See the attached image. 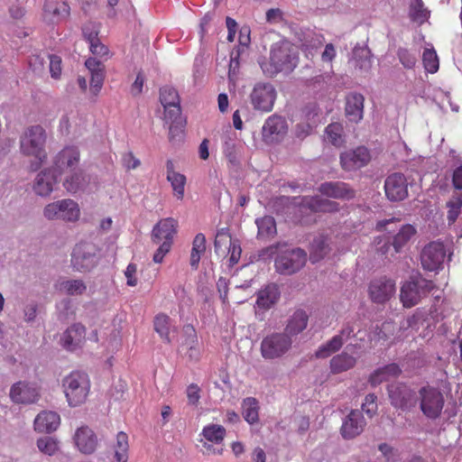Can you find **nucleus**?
Instances as JSON below:
<instances>
[{
  "label": "nucleus",
  "mask_w": 462,
  "mask_h": 462,
  "mask_svg": "<svg viewBox=\"0 0 462 462\" xmlns=\"http://www.w3.org/2000/svg\"><path fill=\"white\" fill-rule=\"evenodd\" d=\"M59 177L52 170L45 169L35 178L33 190L41 197L49 196L53 190L54 185L59 181Z\"/></svg>",
  "instance_id": "obj_25"
},
{
  "label": "nucleus",
  "mask_w": 462,
  "mask_h": 462,
  "mask_svg": "<svg viewBox=\"0 0 462 462\" xmlns=\"http://www.w3.org/2000/svg\"><path fill=\"white\" fill-rule=\"evenodd\" d=\"M446 255L447 251L443 242L432 241L421 250V265L426 271L437 273L443 268Z\"/></svg>",
  "instance_id": "obj_11"
},
{
  "label": "nucleus",
  "mask_w": 462,
  "mask_h": 462,
  "mask_svg": "<svg viewBox=\"0 0 462 462\" xmlns=\"http://www.w3.org/2000/svg\"><path fill=\"white\" fill-rule=\"evenodd\" d=\"M167 180L171 183V186L174 191V195L178 199H182L184 197L186 176L182 173L172 174L171 176L166 177Z\"/></svg>",
  "instance_id": "obj_55"
},
{
  "label": "nucleus",
  "mask_w": 462,
  "mask_h": 462,
  "mask_svg": "<svg viewBox=\"0 0 462 462\" xmlns=\"http://www.w3.org/2000/svg\"><path fill=\"white\" fill-rule=\"evenodd\" d=\"M229 253V266L233 267L236 264L241 257L242 249L238 240H230V245L228 248Z\"/></svg>",
  "instance_id": "obj_60"
},
{
  "label": "nucleus",
  "mask_w": 462,
  "mask_h": 462,
  "mask_svg": "<svg viewBox=\"0 0 462 462\" xmlns=\"http://www.w3.org/2000/svg\"><path fill=\"white\" fill-rule=\"evenodd\" d=\"M307 263V253L295 247L280 252L275 260V271L282 275H291L298 273Z\"/></svg>",
  "instance_id": "obj_8"
},
{
  "label": "nucleus",
  "mask_w": 462,
  "mask_h": 462,
  "mask_svg": "<svg viewBox=\"0 0 462 462\" xmlns=\"http://www.w3.org/2000/svg\"><path fill=\"white\" fill-rule=\"evenodd\" d=\"M435 288L433 281L424 278L421 274L412 275L402 283L400 300L404 308H412L428 297Z\"/></svg>",
  "instance_id": "obj_5"
},
{
  "label": "nucleus",
  "mask_w": 462,
  "mask_h": 462,
  "mask_svg": "<svg viewBox=\"0 0 462 462\" xmlns=\"http://www.w3.org/2000/svg\"><path fill=\"white\" fill-rule=\"evenodd\" d=\"M113 448H114L113 462H127L128 461L129 443H128V436L125 432L119 431L116 434V444L114 445Z\"/></svg>",
  "instance_id": "obj_39"
},
{
  "label": "nucleus",
  "mask_w": 462,
  "mask_h": 462,
  "mask_svg": "<svg viewBox=\"0 0 462 462\" xmlns=\"http://www.w3.org/2000/svg\"><path fill=\"white\" fill-rule=\"evenodd\" d=\"M365 97L362 94L352 92L346 98V115L352 122H359L364 116Z\"/></svg>",
  "instance_id": "obj_30"
},
{
  "label": "nucleus",
  "mask_w": 462,
  "mask_h": 462,
  "mask_svg": "<svg viewBox=\"0 0 462 462\" xmlns=\"http://www.w3.org/2000/svg\"><path fill=\"white\" fill-rule=\"evenodd\" d=\"M81 31L82 36L88 43H90L98 39L99 30L97 24L93 22L84 23L82 25Z\"/></svg>",
  "instance_id": "obj_57"
},
{
  "label": "nucleus",
  "mask_w": 462,
  "mask_h": 462,
  "mask_svg": "<svg viewBox=\"0 0 462 462\" xmlns=\"http://www.w3.org/2000/svg\"><path fill=\"white\" fill-rule=\"evenodd\" d=\"M257 226V239L271 240L277 234L276 221L272 216L257 217L254 221Z\"/></svg>",
  "instance_id": "obj_35"
},
{
  "label": "nucleus",
  "mask_w": 462,
  "mask_h": 462,
  "mask_svg": "<svg viewBox=\"0 0 462 462\" xmlns=\"http://www.w3.org/2000/svg\"><path fill=\"white\" fill-rule=\"evenodd\" d=\"M371 160L369 150L365 146H358L342 152L340 154V163L346 171H356L368 164Z\"/></svg>",
  "instance_id": "obj_18"
},
{
  "label": "nucleus",
  "mask_w": 462,
  "mask_h": 462,
  "mask_svg": "<svg viewBox=\"0 0 462 462\" xmlns=\"http://www.w3.org/2000/svg\"><path fill=\"white\" fill-rule=\"evenodd\" d=\"M105 79V70L90 74V90L94 96L100 92Z\"/></svg>",
  "instance_id": "obj_59"
},
{
  "label": "nucleus",
  "mask_w": 462,
  "mask_h": 462,
  "mask_svg": "<svg viewBox=\"0 0 462 462\" xmlns=\"http://www.w3.org/2000/svg\"><path fill=\"white\" fill-rule=\"evenodd\" d=\"M430 15V11L424 6L422 0H411L409 6L411 21L420 25L428 21Z\"/></svg>",
  "instance_id": "obj_42"
},
{
  "label": "nucleus",
  "mask_w": 462,
  "mask_h": 462,
  "mask_svg": "<svg viewBox=\"0 0 462 462\" xmlns=\"http://www.w3.org/2000/svg\"><path fill=\"white\" fill-rule=\"evenodd\" d=\"M37 448L42 453L52 456L58 450V442L52 437L45 436L38 439Z\"/></svg>",
  "instance_id": "obj_56"
},
{
  "label": "nucleus",
  "mask_w": 462,
  "mask_h": 462,
  "mask_svg": "<svg viewBox=\"0 0 462 462\" xmlns=\"http://www.w3.org/2000/svg\"><path fill=\"white\" fill-rule=\"evenodd\" d=\"M400 63L406 69H414L417 62V54L415 51L407 48L400 47L396 52Z\"/></svg>",
  "instance_id": "obj_52"
},
{
  "label": "nucleus",
  "mask_w": 462,
  "mask_h": 462,
  "mask_svg": "<svg viewBox=\"0 0 462 462\" xmlns=\"http://www.w3.org/2000/svg\"><path fill=\"white\" fill-rule=\"evenodd\" d=\"M309 208L317 212H335L338 210V204L319 196L312 197L309 203Z\"/></svg>",
  "instance_id": "obj_49"
},
{
  "label": "nucleus",
  "mask_w": 462,
  "mask_h": 462,
  "mask_svg": "<svg viewBox=\"0 0 462 462\" xmlns=\"http://www.w3.org/2000/svg\"><path fill=\"white\" fill-rule=\"evenodd\" d=\"M366 422L362 411L352 410L343 420L340 433L343 439H352L360 435Z\"/></svg>",
  "instance_id": "obj_19"
},
{
  "label": "nucleus",
  "mask_w": 462,
  "mask_h": 462,
  "mask_svg": "<svg viewBox=\"0 0 462 462\" xmlns=\"http://www.w3.org/2000/svg\"><path fill=\"white\" fill-rule=\"evenodd\" d=\"M288 132V124L284 117L270 116L262 127L263 141L267 144L278 143L283 140Z\"/></svg>",
  "instance_id": "obj_16"
},
{
  "label": "nucleus",
  "mask_w": 462,
  "mask_h": 462,
  "mask_svg": "<svg viewBox=\"0 0 462 462\" xmlns=\"http://www.w3.org/2000/svg\"><path fill=\"white\" fill-rule=\"evenodd\" d=\"M70 14V7L66 0H46L43 5V19L48 23H58Z\"/></svg>",
  "instance_id": "obj_20"
},
{
  "label": "nucleus",
  "mask_w": 462,
  "mask_h": 462,
  "mask_svg": "<svg viewBox=\"0 0 462 462\" xmlns=\"http://www.w3.org/2000/svg\"><path fill=\"white\" fill-rule=\"evenodd\" d=\"M85 326L81 323H74L63 332L60 337V342L65 349L74 351L81 347V345L85 340Z\"/></svg>",
  "instance_id": "obj_24"
},
{
  "label": "nucleus",
  "mask_w": 462,
  "mask_h": 462,
  "mask_svg": "<svg viewBox=\"0 0 462 462\" xmlns=\"http://www.w3.org/2000/svg\"><path fill=\"white\" fill-rule=\"evenodd\" d=\"M422 62L424 69L429 73H436L439 68V58L436 51L431 49H425L422 53Z\"/></svg>",
  "instance_id": "obj_54"
},
{
  "label": "nucleus",
  "mask_w": 462,
  "mask_h": 462,
  "mask_svg": "<svg viewBox=\"0 0 462 462\" xmlns=\"http://www.w3.org/2000/svg\"><path fill=\"white\" fill-rule=\"evenodd\" d=\"M391 405L403 412H411L418 405V391L405 382H393L386 387Z\"/></svg>",
  "instance_id": "obj_7"
},
{
  "label": "nucleus",
  "mask_w": 462,
  "mask_h": 462,
  "mask_svg": "<svg viewBox=\"0 0 462 462\" xmlns=\"http://www.w3.org/2000/svg\"><path fill=\"white\" fill-rule=\"evenodd\" d=\"M356 364V359L352 355L342 352L334 356L329 362L330 372L337 374L353 368Z\"/></svg>",
  "instance_id": "obj_36"
},
{
  "label": "nucleus",
  "mask_w": 462,
  "mask_h": 462,
  "mask_svg": "<svg viewBox=\"0 0 462 462\" xmlns=\"http://www.w3.org/2000/svg\"><path fill=\"white\" fill-rule=\"evenodd\" d=\"M184 331V341L182 342V346H186L187 349L189 346H198V337L195 328L191 325H186L183 328Z\"/></svg>",
  "instance_id": "obj_61"
},
{
  "label": "nucleus",
  "mask_w": 462,
  "mask_h": 462,
  "mask_svg": "<svg viewBox=\"0 0 462 462\" xmlns=\"http://www.w3.org/2000/svg\"><path fill=\"white\" fill-rule=\"evenodd\" d=\"M160 102L164 108V116L180 115V97L178 90L170 85H165L160 88Z\"/></svg>",
  "instance_id": "obj_23"
},
{
  "label": "nucleus",
  "mask_w": 462,
  "mask_h": 462,
  "mask_svg": "<svg viewBox=\"0 0 462 462\" xmlns=\"http://www.w3.org/2000/svg\"><path fill=\"white\" fill-rule=\"evenodd\" d=\"M293 340L283 332H273L264 337L261 342L260 351L266 360L283 356L291 348Z\"/></svg>",
  "instance_id": "obj_9"
},
{
  "label": "nucleus",
  "mask_w": 462,
  "mask_h": 462,
  "mask_svg": "<svg viewBox=\"0 0 462 462\" xmlns=\"http://www.w3.org/2000/svg\"><path fill=\"white\" fill-rule=\"evenodd\" d=\"M87 185V180L82 171L76 170L70 172L64 182L63 186L68 192L75 194L79 190H82Z\"/></svg>",
  "instance_id": "obj_43"
},
{
  "label": "nucleus",
  "mask_w": 462,
  "mask_h": 462,
  "mask_svg": "<svg viewBox=\"0 0 462 462\" xmlns=\"http://www.w3.org/2000/svg\"><path fill=\"white\" fill-rule=\"evenodd\" d=\"M201 389L197 383L188 385L186 393L188 403L191 406H197L200 399Z\"/></svg>",
  "instance_id": "obj_63"
},
{
  "label": "nucleus",
  "mask_w": 462,
  "mask_h": 462,
  "mask_svg": "<svg viewBox=\"0 0 462 462\" xmlns=\"http://www.w3.org/2000/svg\"><path fill=\"white\" fill-rule=\"evenodd\" d=\"M176 227L177 222L171 217L160 220L152 228V242L157 245L162 243H168V245L171 246L173 236L177 232Z\"/></svg>",
  "instance_id": "obj_22"
},
{
  "label": "nucleus",
  "mask_w": 462,
  "mask_h": 462,
  "mask_svg": "<svg viewBox=\"0 0 462 462\" xmlns=\"http://www.w3.org/2000/svg\"><path fill=\"white\" fill-rule=\"evenodd\" d=\"M417 398V407L423 416L430 420L440 418L445 406V397L439 387L426 383L418 389Z\"/></svg>",
  "instance_id": "obj_4"
},
{
  "label": "nucleus",
  "mask_w": 462,
  "mask_h": 462,
  "mask_svg": "<svg viewBox=\"0 0 462 462\" xmlns=\"http://www.w3.org/2000/svg\"><path fill=\"white\" fill-rule=\"evenodd\" d=\"M80 153L76 146H66L60 151L53 161L52 170L59 177L65 172H72L77 170L79 163Z\"/></svg>",
  "instance_id": "obj_15"
},
{
  "label": "nucleus",
  "mask_w": 462,
  "mask_h": 462,
  "mask_svg": "<svg viewBox=\"0 0 462 462\" xmlns=\"http://www.w3.org/2000/svg\"><path fill=\"white\" fill-rule=\"evenodd\" d=\"M60 423V415L51 411L40 412L34 419V429L39 432H52Z\"/></svg>",
  "instance_id": "obj_31"
},
{
  "label": "nucleus",
  "mask_w": 462,
  "mask_h": 462,
  "mask_svg": "<svg viewBox=\"0 0 462 462\" xmlns=\"http://www.w3.org/2000/svg\"><path fill=\"white\" fill-rule=\"evenodd\" d=\"M344 342L337 335L332 337L326 343L321 344L315 352V356L319 359H324L330 356L332 354L340 350Z\"/></svg>",
  "instance_id": "obj_45"
},
{
  "label": "nucleus",
  "mask_w": 462,
  "mask_h": 462,
  "mask_svg": "<svg viewBox=\"0 0 462 462\" xmlns=\"http://www.w3.org/2000/svg\"><path fill=\"white\" fill-rule=\"evenodd\" d=\"M39 396L38 389L29 383L18 382L10 389V398L15 403H34Z\"/></svg>",
  "instance_id": "obj_21"
},
{
  "label": "nucleus",
  "mask_w": 462,
  "mask_h": 462,
  "mask_svg": "<svg viewBox=\"0 0 462 462\" xmlns=\"http://www.w3.org/2000/svg\"><path fill=\"white\" fill-rule=\"evenodd\" d=\"M170 321V317L164 313L157 314L153 320L154 330L166 343H171Z\"/></svg>",
  "instance_id": "obj_50"
},
{
  "label": "nucleus",
  "mask_w": 462,
  "mask_h": 462,
  "mask_svg": "<svg viewBox=\"0 0 462 462\" xmlns=\"http://www.w3.org/2000/svg\"><path fill=\"white\" fill-rule=\"evenodd\" d=\"M319 192L328 198L333 199H352L355 197V191L348 184L342 181H326L319 187Z\"/></svg>",
  "instance_id": "obj_27"
},
{
  "label": "nucleus",
  "mask_w": 462,
  "mask_h": 462,
  "mask_svg": "<svg viewBox=\"0 0 462 462\" xmlns=\"http://www.w3.org/2000/svg\"><path fill=\"white\" fill-rule=\"evenodd\" d=\"M447 208H448L447 219H448V225H452L457 221L458 216L461 213L462 195L453 196L450 199V200H448L447 202Z\"/></svg>",
  "instance_id": "obj_53"
},
{
  "label": "nucleus",
  "mask_w": 462,
  "mask_h": 462,
  "mask_svg": "<svg viewBox=\"0 0 462 462\" xmlns=\"http://www.w3.org/2000/svg\"><path fill=\"white\" fill-rule=\"evenodd\" d=\"M89 44V51L96 56L104 57L108 54V48L103 44L99 38Z\"/></svg>",
  "instance_id": "obj_64"
},
{
  "label": "nucleus",
  "mask_w": 462,
  "mask_h": 462,
  "mask_svg": "<svg viewBox=\"0 0 462 462\" xmlns=\"http://www.w3.org/2000/svg\"><path fill=\"white\" fill-rule=\"evenodd\" d=\"M298 51L289 41H280L272 45L270 51V68L263 63L261 68L263 73L273 77L280 72L289 74L297 67Z\"/></svg>",
  "instance_id": "obj_2"
},
{
  "label": "nucleus",
  "mask_w": 462,
  "mask_h": 462,
  "mask_svg": "<svg viewBox=\"0 0 462 462\" xmlns=\"http://www.w3.org/2000/svg\"><path fill=\"white\" fill-rule=\"evenodd\" d=\"M351 60L356 69L363 72H368L371 69L373 63L372 51L366 45L361 46L357 43L352 51Z\"/></svg>",
  "instance_id": "obj_34"
},
{
  "label": "nucleus",
  "mask_w": 462,
  "mask_h": 462,
  "mask_svg": "<svg viewBox=\"0 0 462 462\" xmlns=\"http://www.w3.org/2000/svg\"><path fill=\"white\" fill-rule=\"evenodd\" d=\"M71 266L80 273L91 271L98 262L94 245L87 243L78 244L71 254Z\"/></svg>",
  "instance_id": "obj_12"
},
{
  "label": "nucleus",
  "mask_w": 462,
  "mask_h": 462,
  "mask_svg": "<svg viewBox=\"0 0 462 462\" xmlns=\"http://www.w3.org/2000/svg\"><path fill=\"white\" fill-rule=\"evenodd\" d=\"M206 252V236L202 233H198L192 241V247L189 257L190 268L194 271L199 269L201 256Z\"/></svg>",
  "instance_id": "obj_37"
},
{
  "label": "nucleus",
  "mask_w": 462,
  "mask_h": 462,
  "mask_svg": "<svg viewBox=\"0 0 462 462\" xmlns=\"http://www.w3.org/2000/svg\"><path fill=\"white\" fill-rule=\"evenodd\" d=\"M395 281L387 276L373 279L368 286L369 298L376 304L387 302L395 294Z\"/></svg>",
  "instance_id": "obj_14"
},
{
  "label": "nucleus",
  "mask_w": 462,
  "mask_h": 462,
  "mask_svg": "<svg viewBox=\"0 0 462 462\" xmlns=\"http://www.w3.org/2000/svg\"><path fill=\"white\" fill-rule=\"evenodd\" d=\"M74 440L79 450L84 454H92L97 446V435L87 426L77 430Z\"/></svg>",
  "instance_id": "obj_28"
},
{
  "label": "nucleus",
  "mask_w": 462,
  "mask_h": 462,
  "mask_svg": "<svg viewBox=\"0 0 462 462\" xmlns=\"http://www.w3.org/2000/svg\"><path fill=\"white\" fill-rule=\"evenodd\" d=\"M60 290L69 296H79L86 292L87 285L80 279H70L61 282Z\"/></svg>",
  "instance_id": "obj_51"
},
{
  "label": "nucleus",
  "mask_w": 462,
  "mask_h": 462,
  "mask_svg": "<svg viewBox=\"0 0 462 462\" xmlns=\"http://www.w3.org/2000/svg\"><path fill=\"white\" fill-rule=\"evenodd\" d=\"M329 252V246L326 236H319L310 244V260L312 263L321 261Z\"/></svg>",
  "instance_id": "obj_40"
},
{
  "label": "nucleus",
  "mask_w": 462,
  "mask_h": 462,
  "mask_svg": "<svg viewBox=\"0 0 462 462\" xmlns=\"http://www.w3.org/2000/svg\"><path fill=\"white\" fill-rule=\"evenodd\" d=\"M395 218L384 219L378 221L376 224V230L386 231L388 236L384 238H380L377 243V252L382 255H386L393 249V253H399L402 247L407 245L411 238L416 234V229L412 225L405 224L400 225L397 227Z\"/></svg>",
  "instance_id": "obj_1"
},
{
  "label": "nucleus",
  "mask_w": 462,
  "mask_h": 462,
  "mask_svg": "<svg viewBox=\"0 0 462 462\" xmlns=\"http://www.w3.org/2000/svg\"><path fill=\"white\" fill-rule=\"evenodd\" d=\"M344 342L337 335L332 337L326 343L321 344L315 352V356L319 359H324L330 356L332 354L340 350Z\"/></svg>",
  "instance_id": "obj_46"
},
{
  "label": "nucleus",
  "mask_w": 462,
  "mask_h": 462,
  "mask_svg": "<svg viewBox=\"0 0 462 462\" xmlns=\"http://www.w3.org/2000/svg\"><path fill=\"white\" fill-rule=\"evenodd\" d=\"M43 216L49 220L61 219L73 222L79 217V208L78 203L72 199H61L46 205Z\"/></svg>",
  "instance_id": "obj_10"
},
{
  "label": "nucleus",
  "mask_w": 462,
  "mask_h": 462,
  "mask_svg": "<svg viewBox=\"0 0 462 462\" xmlns=\"http://www.w3.org/2000/svg\"><path fill=\"white\" fill-rule=\"evenodd\" d=\"M50 73L52 79H58L61 75V58L56 54H50Z\"/></svg>",
  "instance_id": "obj_62"
},
{
  "label": "nucleus",
  "mask_w": 462,
  "mask_h": 462,
  "mask_svg": "<svg viewBox=\"0 0 462 462\" xmlns=\"http://www.w3.org/2000/svg\"><path fill=\"white\" fill-rule=\"evenodd\" d=\"M242 414L245 420L250 424L254 425L259 421V402L254 397H246L242 402Z\"/></svg>",
  "instance_id": "obj_38"
},
{
  "label": "nucleus",
  "mask_w": 462,
  "mask_h": 462,
  "mask_svg": "<svg viewBox=\"0 0 462 462\" xmlns=\"http://www.w3.org/2000/svg\"><path fill=\"white\" fill-rule=\"evenodd\" d=\"M46 139V131L39 125L28 127L20 137L21 152L34 158V162L30 164L32 171H37L47 160Z\"/></svg>",
  "instance_id": "obj_3"
},
{
  "label": "nucleus",
  "mask_w": 462,
  "mask_h": 462,
  "mask_svg": "<svg viewBox=\"0 0 462 462\" xmlns=\"http://www.w3.org/2000/svg\"><path fill=\"white\" fill-rule=\"evenodd\" d=\"M429 311L425 308H417L411 315H409L401 324L404 330H419L421 325L428 319Z\"/></svg>",
  "instance_id": "obj_41"
},
{
  "label": "nucleus",
  "mask_w": 462,
  "mask_h": 462,
  "mask_svg": "<svg viewBox=\"0 0 462 462\" xmlns=\"http://www.w3.org/2000/svg\"><path fill=\"white\" fill-rule=\"evenodd\" d=\"M309 322V316L303 310H297L287 320L284 334H288L291 338L300 334L306 329Z\"/></svg>",
  "instance_id": "obj_32"
},
{
  "label": "nucleus",
  "mask_w": 462,
  "mask_h": 462,
  "mask_svg": "<svg viewBox=\"0 0 462 462\" xmlns=\"http://www.w3.org/2000/svg\"><path fill=\"white\" fill-rule=\"evenodd\" d=\"M386 198L392 202L402 201L408 197V180L404 174L394 172L384 180Z\"/></svg>",
  "instance_id": "obj_17"
},
{
  "label": "nucleus",
  "mask_w": 462,
  "mask_h": 462,
  "mask_svg": "<svg viewBox=\"0 0 462 462\" xmlns=\"http://www.w3.org/2000/svg\"><path fill=\"white\" fill-rule=\"evenodd\" d=\"M402 374V369L396 363H391L376 368L368 377L371 386L376 387L390 379L398 378Z\"/></svg>",
  "instance_id": "obj_26"
},
{
  "label": "nucleus",
  "mask_w": 462,
  "mask_h": 462,
  "mask_svg": "<svg viewBox=\"0 0 462 462\" xmlns=\"http://www.w3.org/2000/svg\"><path fill=\"white\" fill-rule=\"evenodd\" d=\"M362 411L372 418L377 411V396L374 393H368L362 404Z\"/></svg>",
  "instance_id": "obj_58"
},
{
  "label": "nucleus",
  "mask_w": 462,
  "mask_h": 462,
  "mask_svg": "<svg viewBox=\"0 0 462 462\" xmlns=\"http://www.w3.org/2000/svg\"><path fill=\"white\" fill-rule=\"evenodd\" d=\"M325 140L336 147L344 144L343 126L339 123H331L325 129Z\"/></svg>",
  "instance_id": "obj_48"
},
{
  "label": "nucleus",
  "mask_w": 462,
  "mask_h": 462,
  "mask_svg": "<svg viewBox=\"0 0 462 462\" xmlns=\"http://www.w3.org/2000/svg\"><path fill=\"white\" fill-rule=\"evenodd\" d=\"M273 213L278 216H287L294 208L293 199L288 196H279L274 198L270 203Z\"/></svg>",
  "instance_id": "obj_47"
},
{
  "label": "nucleus",
  "mask_w": 462,
  "mask_h": 462,
  "mask_svg": "<svg viewBox=\"0 0 462 462\" xmlns=\"http://www.w3.org/2000/svg\"><path fill=\"white\" fill-rule=\"evenodd\" d=\"M276 99V90L269 82H258L254 85L251 94L250 102L254 110L270 112Z\"/></svg>",
  "instance_id": "obj_13"
},
{
  "label": "nucleus",
  "mask_w": 462,
  "mask_h": 462,
  "mask_svg": "<svg viewBox=\"0 0 462 462\" xmlns=\"http://www.w3.org/2000/svg\"><path fill=\"white\" fill-rule=\"evenodd\" d=\"M256 306L267 310L271 309L280 299L281 291L274 283H270L257 292Z\"/></svg>",
  "instance_id": "obj_33"
},
{
  "label": "nucleus",
  "mask_w": 462,
  "mask_h": 462,
  "mask_svg": "<svg viewBox=\"0 0 462 462\" xmlns=\"http://www.w3.org/2000/svg\"><path fill=\"white\" fill-rule=\"evenodd\" d=\"M164 124L169 125V141L172 144L180 143L184 140L186 119L182 115H167L163 116Z\"/></svg>",
  "instance_id": "obj_29"
},
{
  "label": "nucleus",
  "mask_w": 462,
  "mask_h": 462,
  "mask_svg": "<svg viewBox=\"0 0 462 462\" xmlns=\"http://www.w3.org/2000/svg\"><path fill=\"white\" fill-rule=\"evenodd\" d=\"M62 387L70 407L85 402L90 390L88 374L83 371H72L62 379Z\"/></svg>",
  "instance_id": "obj_6"
},
{
  "label": "nucleus",
  "mask_w": 462,
  "mask_h": 462,
  "mask_svg": "<svg viewBox=\"0 0 462 462\" xmlns=\"http://www.w3.org/2000/svg\"><path fill=\"white\" fill-rule=\"evenodd\" d=\"M200 435L208 442L221 444L226 435V430L222 425L211 423L203 427Z\"/></svg>",
  "instance_id": "obj_44"
}]
</instances>
